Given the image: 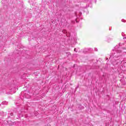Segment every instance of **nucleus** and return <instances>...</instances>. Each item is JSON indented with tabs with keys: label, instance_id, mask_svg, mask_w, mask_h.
I'll use <instances>...</instances> for the list:
<instances>
[{
	"label": "nucleus",
	"instance_id": "nucleus-1",
	"mask_svg": "<svg viewBox=\"0 0 126 126\" xmlns=\"http://www.w3.org/2000/svg\"><path fill=\"white\" fill-rule=\"evenodd\" d=\"M120 46H121V43H119V45H116L115 47V51H116V53H114V54H112L110 55V57L109 58V60L111 61H115L116 62V64L118 65L122 66L123 65V63H125V61L123 60H121V58H119V56H122V50L121 48H120Z\"/></svg>",
	"mask_w": 126,
	"mask_h": 126
},
{
	"label": "nucleus",
	"instance_id": "nucleus-2",
	"mask_svg": "<svg viewBox=\"0 0 126 126\" xmlns=\"http://www.w3.org/2000/svg\"><path fill=\"white\" fill-rule=\"evenodd\" d=\"M63 32L64 34H66V36H67V37H68L69 36H70V33H69V35H67V30H63Z\"/></svg>",
	"mask_w": 126,
	"mask_h": 126
},
{
	"label": "nucleus",
	"instance_id": "nucleus-3",
	"mask_svg": "<svg viewBox=\"0 0 126 126\" xmlns=\"http://www.w3.org/2000/svg\"><path fill=\"white\" fill-rule=\"evenodd\" d=\"M15 90H16L15 88L11 89V94H13L15 93V91H14Z\"/></svg>",
	"mask_w": 126,
	"mask_h": 126
},
{
	"label": "nucleus",
	"instance_id": "nucleus-4",
	"mask_svg": "<svg viewBox=\"0 0 126 126\" xmlns=\"http://www.w3.org/2000/svg\"><path fill=\"white\" fill-rule=\"evenodd\" d=\"M7 104H8L7 101H4L2 102V105H7Z\"/></svg>",
	"mask_w": 126,
	"mask_h": 126
},
{
	"label": "nucleus",
	"instance_id": "nucleus-5",
	"mask_svg": "<svg viewBox=\"0 0 126 126\" xmlns=\"http://www.w3.org/2000/svg\"><path fill=\"white\" fill-rule=\"evenodd\" d=\"M112 40H113L112 38L108 37L107 38V42H110L111 41H112Z\"/></svg>",
	"mask_w": 126,
	"mask_h": 126
},
{
	"label": "nucleus",
	"instance_id": "nucleus-6",
	"mask_svg": "<svg viewBox=\"0 0 126 126\" xmlns=\"http://www.w3.org/2000/svg\"><path fill=\"white\" fill-rule=\"evenodd\" d=\"M122 36H123V37H125V36H126V34H125V33H124V32H122Z\"/></svg>",
	"mask_w": 126,
	"mask_h": 126
},
{
	"label": "nucleus",
	"instance_id": "nucleus-7",
	"mask_svg": "<svg viewBox=\"0 0 126 126\" xmlns=\"http://www.w3.org/2000/svg\"><path fill=\"white\" fill-rule=\"evenodd\" d=\"M122 22H126V21L125 20H124V19H122Z\"/></svg>",
	"mask_w": 126,
	"mask_h": 126
},
{
	"label": "nucleus",
	"instance_id": "nucleus-8",
	"mask_svg": "<svg viewBox=\"0 0 126 126\" xmlns=\"http://www.w3.org/2000/svg\"><path fill=\"white\" fill-rule=\"evenodd\" d=\"M67 55H68V56H69V55H70V53L68 52V53H67Z\"/></svg>",
	"mask_w": 126,
	"mask_h": 126
},
{
	"label": "nucleus",
	"instance_id": "nucleus-9",
	"mask_svg": "<svg viewBox=\"0 0 126 126\" xmlns=\"http://www.w3.org/2000/svg\"><path fill=\"white\" fill-rule=\"evenodd\" d=\"M94 50H95V51H96V52H97V51H98V49H97V48H94Z\"/></svg>",
	"mask_w": 126,
	"mask_h": 126
},
{
	"label": "nucleus",
	"instance_id": "nucleus-10",
	"mask_svg": "<svg viewBox=\"0 0 126 126\" xmlns=\"http://www.w3.org/2000/svg\"><path fill=\"white\" fill-rule=\"evenodd\" d=\"M74 52H76V48H74Z\"/></svg>",
	"mask_w": 126,
	"mask_h": 126
},
{
	"label": "nucleus",
	"instance_id": "nucleus-11",
	"mask_svg": "<svg viewBox=\"0 0 126 126\" xmlns=\"http://www.w3.org/2000/svg\"><path fill=\"white\" fill-rule=\"evenodd\" d=\"M10 115L11 116H13V113H11Z\"/></svg>",
	"mask_w": 126,
	"mask_h": 126
},
{
	"label": "nucleus",
	"instance_id": "nucleus-12",
	"mask_svg": "<svg viewBox=\"0 0 126 126\" xmlns=\"http://www.w3.org/2000/svg\"><path fill=\"white\" fill-rule=\"evenodd\" d=\"M123 39H126V37H123Z\"/></svg>",
	"mask_w": 126,
	"mask_h": 126
}]
</instances>
